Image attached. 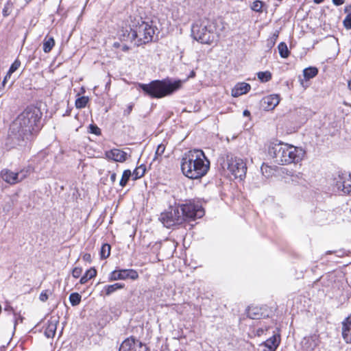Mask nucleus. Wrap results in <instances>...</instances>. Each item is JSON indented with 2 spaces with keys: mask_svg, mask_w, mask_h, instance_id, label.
I'll use <instances>...</instances> for the list:
<instances>
[{
  "mask_svg": "<svg viewBox=\"0 0 351 351\" xmlns=\"http://www.w3.org/2000/svg\"><path fill=\"white\" fill-rule=\"evenodd\" d=\"M160 220L165 227L169 228L182 223L184 217L181 215L179 206H170L161 213Z\"/></svg>",
  "mask_w": 351,
  "mask_h": 351,
  "instance_id": "9",
  "label": "nucleus"
},
{
  "mask_svg": "<svg viewBox=\"0 0 351 351\" xmlns=\"http://www.w3.org/2000/svg\"><path fill=\"white\" fill-rule=\"evenodd\" d=\"M221 165L227 169L234 178L243 180L246 175V163L242 158L235 157L231 154H227L221 158Z\"/></svg>",
  "mask_w": 351,
  "mask_h": 351,
  "instance_id": "7",
  "label": "nucleus"
},
{
  "mask_svg": "<svg viewBox=\"0 0 351 351\" xmlns=\"http://www.w3.org/2000/svg\"><path fill=\"white\" fill-rule=\"evenodd\" d=\"M17 176L16 173L8 169H3L1 171V176L3 180L10 184L18 183Z\"/></svg>",
  "mask_w": 351,
  "mask_h": 351,
  "instance_id": "18",
  "label": "nucleus"
},
{
  "mask_svg": "<svg viewBox=\"0 0 351 351\" xmlns=\"http://www.w3.org/2000/svg\"><path fill=\"white\" fill-rule=\"evenodd\" d=\"M27 171H24V170H22L20 172L16 173L18 174V176H17L18 182L22 181L27 177Z\"/></svg>",
  "mask_w": 351,
  "mask_h": 351,
  "instance_id": "40",
  "label": "nucleus"
},
{
  "mask_svg": "<svg viewBox=\"0 0 351 351\" xmlns=\"http://www.w3.org/2000/svg\"><path fill=\"white\" fill-rule=\"evenodd\" d=\"M335 5H341L344 3L345 0H332Z\"/></svg>",
  "mask_w": 351,
  "mask_h": 351,
  "instance_id": "46",
  "label": "nucleus"
},
{
  "mask_svg": "<svg viewBox=\"0 0 351 351\" xmlns=\"http://www.w3.org/2000/svg\"><path fill=\"white\" fill-rule=\"evenodd\" d=\"M263 101L267 110H272L279 104L280 97L278 95H271L264 97Z\"/></svg>",
  "mask_w": 351,
  "mask_h": 351,
  "instance_id": "20",
  "label": "nucleus"
},
{
  "mask_svg": "<svg viewBox=\"0 0 351 351\" xmlns=\"http://www.w3.org/2000/svg\"><path fill=\"white\" fill-rule=\"evenodd\" d=\"M279 54L281 58H286L289 55V51L285 43L281 42L278 46Z\"/></svg>",
  "mask_w": 351,
  "mask_h": 351,
  "instance_id": "25",
  "label": "nucleus"
},
{
  "mask_svg": "<svg viewBox=\"0 0 351 351\" xmlns=\"http://www.w3.org/2000/svg\"><path fill=\"white\" fill-rule=\"evenodd\" d=\"M278 38V32H276L274 33V34L269 38L267 39V47L269 48L273 47L274 46V45L276 44V42Z\"/></svg>",
  "mask_w": 351,
  "mask_h": 351,
  "instance_id": "36",
  "label": "nucleus"
},
{
  "mask_svg": "<svg viewBox=\"0 0 351 351\" xmlns=\"http://www.w3.org/2000/svg\"><path fill=\"white\" fill-rule=\"evenodd\" d=\"M90 258V254H85L84 256V258L86 259V260H88V258Z\"/></svg>",
  "mask_w": 351,
  "mask_h": 351,
  "instance_id": "54",
  "label": "nucleus"
},
{
  "mask_svg": "<svg viewBox=\"0 0 351 351\" xmlns=\"http://www.w3.org/2000/svg\"><path fill=\"white\" fill-rule=\"evenodd\" d=\"M264 3L259 0L254 1L250 5V8L256 12H262Z\"/></svg>",
  "mask_w": 351,
  "mask_h": 351,
  "instance_id": "35",
  "label": "nucleus"
},
{
  "mask_svg": "<svg viewBox=\"0 0 351 351\" xmlns=\"http://www.w3.org/2000/svg\"><path fill=\"white\" fill-rule=\"evenodd\" d=\"M195 75V73L193 71H191V75H190V76H189V77H194Z\"/></svg>",
  "mask_w": 351,
  "mask_h": 351,
  "instance_id": "56",
  "label": "nucleus"
},
{
  "mask_svg": "<svg viewBox=\"0 0 351 351\" xmlns=\"http://www.w3.org/2000/svg\"><path fill=\"white\" fill-rule=\"evenodd\" d=\"M146 168L144 165H141L139 167H136L133 173L132 176H134V180H137L143 177L145 173Z\"/></svg>",
  "mask_w": 351,
  "mask_h": 351,
  "instance_id": "26",
  "label": "nucleus"
},
{
  "mask_svg": "<svg viewBox=\"0 0 351 351\" xmlns=\"http://www.w3.org/2000/svg\"><path fill=\"white\" fill-rule=\"evenodd\" d=\"M335 187L338 192L351 195V174L339 176L335 179Z\"/></svg>",
  "mask_w": 351,
  "mask_h": 351,
  "instance_id": "11",
  "label": "nucleus"
},
{
  "mask_svg": "<svg viewBox=\"0 0 351 351\" xmlns=\"http://www.w3.org/2000/svg\"><path fill=\"white\" fill-rule=\"evenodd\" d=\"M48 298H49V295L47 294V291H43L41 292V293L40 294V296H39V299L42 301V302H45L48 300Z\"/></svg>",
  "mask_w": 351,
  "mask_h": 351,
  "instance_id": "42",
  "label": "nucleus"
},
{
  "mask_svg": "<svg viewBox=\"0 0 351 351\" xmlns=\"http://www.w3.org/2000/svg\"><path fill=\"white\" fill-rule=\"evenodd\" d=\"M257 77L262 82H269L271 79V73L269 71H260L257 73Z\"/></svg>",
  "mask_w": 351,
  "mask_h": 351,
  "instance_id": "31",
  "label": "nucleus"
},
{
  "mask_svg": "<svg viewBox=\"0 0 351 351\" xmlns=\"http://www.w3.org/2000/svg\"><path fill=\"white\" fill-rule=\"evenodd\" d=\"M130 29L132 31V40H135L137 46L152 41L157 28L152 25V21L146 22L139 16L130 17Z\"/></svg>",
  "mask_w": 351,
  "mask_h": 351,
  "instance_id": "5",
  "label": "nucleus"
},
{
  "mask_svg": "<svg viewBox=\"0 0 351 351\" xmlns=\"http://www.w3.org/2000/svg\"><path fill=\"white\" fill-rule=\"evenodd\" d=\"M132 176L131 171L129 169H126L123 171L121 179L119 182V185L122 187L125 186L128 180H130V176Z\"/></svg>",
  "mask_w": 351,
  "mask_h": 351,
  "instance_id": "32",
  "label": "nucleus"
},
{
  "mask_svg": "<svg viewBox=\"0 0 351 351\" xmlns=\"http://www.w3.org/2000/svg\"><path fill=\"white\" fill-rule=\"evenodd\" d=\"M13 319L14 322V328H16V324H18L19 321L21 322L23 321V317L21 315L17 316L14 313H13Z\"/></svg>",
  "mask_w": 351,
  "mask_h": 351,
  "instance_id": "43",
  "label": "nucleus"
},
{
  "mask_svg": "<svg viewBox=\"0 0 351 351\" xmlns=\"http://www.w3.org/2000/svg\"><path fill=\"white\" fill-rule=\"evenodd\" d=\"M105 155L108 159L116 162H123L127 160V154L119 149H112L107 151Z\"/></svg>",
  "mask_w": 351,
  "mask_h": 351,
  "instance_id": "13",
  "label": "nucleus"
},
{
  "mask_svg": "<svg viewBox=\"0 0 351 351\" xmlns=\"http://www.w3.org/2000/svg\"><path fill=\"white\" fill-rule=\"evenodd\" d=\"M143 344L132 337L126 339L121 343L119 351H137V348H142Z\"/></svg>",
  "mask_w": 351,
  "mask_h": 351,
  "instance_id": "12",
  "label": "nucleus"
},
{
  "mask_svg": "<svg viewBox=\"0 0 351 351\" xmlns=\"http://www.w3.org/2000/svg\"><path fill=\"white\" fill-rule=\"evenodd\" d=\"M55 45V40L53 37L47 36L43 41V51L45 53H49Z\"/></svg>",
  "mask_w": 351,
  "mask_h": 351,
  "instance_id": "23",
  "label": "nucleus"
},
{
  "mask_svg": "<svg viewBox=\"0 0 351 351\" xmlns=\"http://www.w3.org/2000/svg\"><path fill=\"white\" fill-rule=\"evenodd\" d=\"M251 89V86L245 82H239L232 89V96L234 97H239L243 94H246Z\"/></svg>",
  "mask_w": 351,
  "mask_h": 351,
  "instance_id": "16",
  "label": "nucleus"
},
{
  "mask_svg": "<svg viewBox=\"0 0 351 351\" xmlns=\"http://www.w3.org/2000/svg\"><path fill=\"white\" fill-rule=\"evenodd\" d=\"M97 275V270L95 268H90L85 274L81 277L80 280V284H85L88 280L95 277Z\"/></svg>",
  "mask_w": 351,
  "mask_h": 351,
  "instance_id": "22",
  "label": "nucleus"
},
{
  "mask_svg": "<svg viewBox=\"0 0 351 351\" xmlns=\"http://www.w3.org/2000/svg\"><path fill=\"white\" fill-rule=\"evenodd\" d=\"M81 295L78 293H72L69 295V301L73 306L78 305L81 302Z\"/></svg>",
  "mask_w": 351,
  "mask_h": 351,
  "instance_id": "33",
  "label": "nucleus"
},
{
  "mask_svg": "<svg viewBox=\"0 0 351 351\" xmlns=\"http://www.w3.org/2000/svg\"><path fill=\"white\" fill-rule=\"evenodd\" d=\"M243 116H245V117H247V116H250V111H249V110H245L243 111Z\"/></svg>",
  "mask_w": 351,
  "mask_h": 351,
  "instance_id": "50",
  "label": "nucleus"
},
{
  "mask_svg": "<svg viewBox=\"0 0 351 351\" xmlns=\"http://www.w3.org/2000/svg\"><path fill=\"white\" fill-rule=\"evenodd\" d=\"M111 247L108 243L102 245L100 250V256L101 259L107 258L110 254Z\"/></svg>",
  "mask_w": 351,
  "mask_h": 351,
  "instance_id": "29",
  "label": "nucleus"
},
{
  "mask_svg": "<svg viewBox=\"0 0 351 351\" xmlns=\"http://www.w3.org/2000/svg\"><path fill=\"white\" fill-rule=\"evenodd\" d=\"M43 113L36 106H27L12 121L5 145L7 149L24 147L37 135L42 128Z\"/></svg>",
  "mask_w": 351,
  "mask_h": 351,
  "instance_id": "1",
  "label": "nucleus"
},
{
  "mask_svg": "<svg viewBox=\"0 0 351 351\" xmlns=\"http://www.w3.org/2000/svg\"><path fill=\"white\" fill-rule=\"evenodd\" d=\"M116 179H117V174L116 173H112L110 174V180L112 183H114V182L116 181Z\"/></svg>",
  "mask_w": 351,
  "mask_h": 351,
  "instance_id": "47",
  "label": "nucleus"
},
{
  "mask_svg": "<svg viewBox=\"0 0 351 351\" xmlns=\"http://www.w3.org/2000/svg\"><path fill=\"white\" fill-rule=\"evenodd\" d=\"M88 102V97H86V96L80 97L75 100V107L79 109L84 108L86 107Z\"/></svg>",
  "mask_w": 351,
  "mask_h": 351,
  "instance_id": "34",
  "label": "nucleus"
},
{
  "mask_svg": "<svg viewBox=\"0 0 351 351\" xmlns=\"http://www.w3.org/2000/svg\"><path fill=\"white\" fill-rule=\"evenodd\" d=\"M263 351H274V349L272 350V349H265V348H264L263 350Z\"/></svg>",
  "mask_w": 351,
  "mask_h": 351,
  "instance_id": "57",
  "label": "nucleus"
},
{
  "mask_svg": "<svg viewBox=\"0 0 351 351\" xmlns=\"http://www.w3.org/2000/svg\"><path fill=\"white\" fill-rule=\"evenodd\" d=\"M165 148L166 146L165 144L160 143V145H158L156 150L154 160H156L158 156H161L164 154Z\"/></svg>",
  "mask_w": 351,
  "mask_h": 351,
  "instance_id": "37",
  "label": "nucleus"
},
{
  "mask_svg": "<svg viewBox=\"0 0 351 351\" xmlns=\"http://www.w3.org/2000/svg\"><path fill=\"white\" fill-rule=\"evenodd\" d=\"M348 86L350 90H351V79L348 82Z\"/></svg>",
  "mask_w": 351,
  "mask_h": 351,
  "instance_id": "55",
  "label": "nucleus"
},
{
  "mask_svg": "<svg viewBox=\"0 0 351 351\" xmlns=\"http://www.w3.org/2000/svg\"><path fill=\"white\" fill-rule=\"evenodd\" d=\"M113 47H114V48H119V47H121V44H120L119 43H118V42H115V43H114V44H113Z\"/></svg>",
  "mask_w": 351,
  "mask_h": 351,
  "instance_id": "51",
  "label": "nucleus"
},
{
  "mask_svg": "<svg viewBox=\"0 0 351 351\" xmlns=\"http://www.w3.org/2000/svg\"><path fill=\"white\" fill-rule=\"evenodd\" d=\"M280 343V336L279 334H274L272 337L267 339L263 343L265 349H274L276 351Z\"/></svg>",
  "mask_w": 351,
  "mask_h": 351,
  "instance_id": "17",
  "label": "nucleus"
},
{
  "mask_svg": "<svg viewBox=\"0 0 351 351\" xmlns=\"http://www.w3.org/2000/svg\"><path fill=\"white\" fill-rule=\"evenodd\" d=\"M21 66V62L19 60H16L10 66L8 70V75H11L15 72Z\"/></svg>",
  "mask_w": 351,
  "mask_h": 351,
  "instance_id": "38",
  "label": "nucleus"
},
{
  "mask_svg": "<svg viewBox=\"0 0 351 351\" xmlns=\"http://www.w3.org/2000/svg\"><path fill=\"white\" fill-rule=\"evenodd\" d=\"M138 272L133 269H117L111 271L108 276V281L135 280L138 278Z\"/></svg>",
  "mask_w": 351,
  "mask_h": 351,
  "instance_id": "10",
  "label": "nucleus"
},
{
  "mask_svg": "<svg viewBox=\"0 0 351 351\" xmlns=\"http://www.w3.org/2000/svg\"><path fill=\"white\" fill-rule=\"evenodd\" d=\"M181 215H183L184 221H193L202 218L204 214V210L200 203L195 201H189L180 206Z\"/></svg>",
  "mask_w": 351,
  "mask_h": 351,
  "instance_id": "8",
  "label": "nucleus"
},
{
  "mask_svg": "<svg viewBox=\"0 0 351 351\" xmlns=\"http://www.w3.org/2000/svg\"><path fill=\"white\" fill-rule=\"evenodd\" d=\"M125 287V285L123 283H114L112 285H106L103 290L101 291V293H104L106 295H110L112 293H114L119 289H122Z\"/></svg>",
  "mask_w": 351,
  "mask_h": 351,
  "instance_id": "21",
  "label": "nucleus"
},
{
  "mask_svg": "<svg viewBox=\"0 0 351 351\" xmlns=\"http://www.w3.org/2000/svg\"><path fill=\"white\" fill-rule=\"evenodd\" d=\"M119 37L120 39L122 40H130L131 42L134 41V40H132L131 36H132V31L130 29V31L125 28H123L119 32Z\"/></svg>",
  "mask_w": 351,
  "mask_h": 351,
  "instance_id": "28",
  "label": "nucleus"
},
{
  "mask_svg": "<svg viewBox=\"0 0 351 351\" xmlns=\"http://www.w3.org/2000/svg\"><path fill=\"white\" fill-rule=\"evenodd\" d=\"M247 315L252 319H259L265 316L262 308L258 306H249L247 310Z\"/></svg>",
  "mask_w": 351,
  "mask_h": 351,
  "instance_id": "19",
  "label": "nucleus"
},
{
  "mask_svg": "<svg viewBox=\"0 0 351 351\" xmlns=\"http://www.w3.org/2000/svg\"><path fill=\"white\" fill-rule=\"evenodd\" d=\"M268 154L279 165L298 163L304 158L306 152L302 147L283 143H272Z\"/></svg>",
  "mask_w": 351,
  "mask_h": 351,
  "instance_id": "3",
  "label": "nucleus"
},
{
  "mask_svg": "<svg viewBox=\"0 0 351 351\" xmlns=\"http://www.w3.org/2000/svg\"><path fill=\"white\" fill-rule=\"evenodd\" d=\"M191 36L201 44L217 43L219 38L217 21L208 18L195 21L191 25Z\"/></svg>",
  "mask_w": 351,
  "mask_h": 351,
  "instance_id": "4",
  "label": "nucleus"
},
{
  "mask_svg": "<svg viewBox=\"0 0 351 351\" xmlns=\"http://www.w3.org/2000/svg\"><path fill=\"white\" fill-rule=\"evenodd\" d=\"M90 132L96 135H99L101 133L100 129L95 125H90Z\"/></svg>",
  "mask_w": 351,
  "mask_h": 351,
  "instance_id": "41",
  "label": "nucleus"
},
{
  "mask_svg": "<svg viewBox=\"0 0 351 351\" xmlns=\"http://www.w3.org/2000/svg\"><path fill=\"white\" fill-rule=\"evenodd\" d=\"M27 3L30 2L32 0H25Z\"/></svg>",
  "mask_w": 351,
  "mask_h": 351,
  "instance_id": "59",
  "label": "nucleus"
},
{
  "mask_svg": "<svg viewBox=\"0 0 351 351\" xmlns=\"http://www.w3.org/2000/svg\"><path fill=\"white\" fill-rule=\"evenodd\" d=\"M133 108V105L130 104L128 106L127 108L124 110V114L128 115L130 114Z\"/></svg>",
  "mask_w": 351,
  "mask_h": 351,
  "instance_id": "44",
  "label": "nucleus"
},
{
  "mask_svg": "<svg viewBox=\"0 0 351 351\" xmlns=\"http://www.w3.org/2000/svg\"><path fill=\"white\" fill-rule=\"evenodd\" d=\"M10 76H11V75H8V73H7V74H6V75H5V77H4L3 80V82H2L3 86H4V85H5V82H6V81L8 80V79H9V78L10 77Z\"/></svg>",
  "mask_w": 351,
  "mask_h": 351,
  "instance_id": "48",
  "label": "nucleus"
},
{
  "mask_svg": "<svg viewBox=\"0 0 351 351\" xmlns=\"http://www.w3.org/2000/svg\"><path fill=\"white\" fill-rule=\"evenodd\" d=\"M14 8V4L10 1L8 0L6 3L4 5V7L2 10V14L4 17L8 16L12 12Z\"/></svg>",
  "mask_w": 351,
  "mask_h": 351,
  "instance_id": "30",
  "label": "nucleus"
},
{
  "mask_svg": "<svg viewBox=\"0 0 351 351\" xmlns=\"http://www.w3.org/2000/svg\"><path fill=\"white\" fill-rule=\"evenodd\" d=\"M345 12H348V14L346 15V18L344 19L343 23L344 27L347 29H351V5L346 7L345 8Z\"/></svg>",
  "mask_w": 351,
  "mask_h": 351,
  "instance_id": "27",
  "label": "nucleus"
},
{
  "mask_svg": "<svg viewBox=\"0 0 351 351\" xmlns=\"http://www.w3.org/2000/svg\"><path fill=\"white\" fill-rule=\"evenodd\" d=\"M342 337L346 343H351V314L342 322Z\"/></svg>",
  "mask_w": 351,
  "mask_h": 351,
  "instance_id": "15",
  "label": "nucleus"
},
{
  "mask_svg": "<svg viewBox=\"0 0 351 351\" xmlns=\"http://www.w3.org/2000/svg\"><path fill=\"white\" fill-rule=\"evenodd\" d=\"M180 80L172 81L170 79L153 80L149 84H139L141 89L152 98H162L173 94L180 88Z\"/></svg>",
  "mask_w": 351,
  "mask_h": 351,
  "instance_id": "6",
  "label": "nucleus"
},
{
  "mask_svg": "<svg viewBox=\"0 0 351 351\" xmlns=\"http://www.w3.org/2000/svg\"><path fill=\"white\" fill-rule=\"evenodd\" d=\"M325 278H321L322 282H324V281Z\"/></svg>",
  "mask_w": 351,
  "mask_h": 351,
  "instance_id": "58",
  "label": "nucleus"
},
{
  "mask_svg": "<svg viewBox=\"0 0 351 351\" xmlns=\"http://www.w3.org/2000/svg\"><path fill=\"white\" fill-rule=\"evenodd\" d=\"M5 311H12V307L10 306H6L5 308Z\"/></svg>",
  "mask_w": 351,
  "mask_h": 351,
  "instance_id": "52",
  "label": "nucleus"
},
{
  "mask_svg": "<svg viewBox=\"0 0 351 351\" xmlns=\"http://www.w3.org/2000/svg\"><path fill=\"white\" fill-rule=\"evenodd\" d=\"M129 49H130L129 47L127 46L126 45H123L121 46V50L123 51H127L129 50Z\"/></svg>",
  "mask_w": 351,
  "mask_h": 351,
  "instance_id": "49",
  "label": "nucleus"
},
{
  "mask_svg": "<svg viewBox=\"0 0 351 351\" xmlns=\"http://www.w3.org/2000/svg\"><path fill=\"white\" fill-rule=\"evenodd\" d=\"M82 272V269L80 267H75L72 271V276L75 278H78Z\"/></svg>",
  "mask_w": 351,
  "mask_h": 351,
  "instance_id": "39",
  "label": "nucleus"
},
{
  "mask_svg": "<svg viewBox=\"0 0 351 351\" xmlns=\"http://www.w3.org/2000/svg\"><path fill=\"white\" fill-rule=\"evenodd\" d=\"M267 330V328H260L257 329V330H256V334H257V335H258V336H261V335H262L265 332V331H266Z\"/></svg>",
  "mask_w": 351,
  "mask_h": 351,
  "instance_id": "45",
  "label": "nucleus"
},
{
  "mask_svg": "<svg viewBox=\"0 0 351 351\" xmlns=\"http://www.w3.org/2000/svg\"><path fill=\"white\" fill-rule=\"evenodd\" d=\"M58 320L56 318L51 317L46 324L44 329V334L47 338H53L56 334Z\"/></svg>",
  "mask_w": 351,
  "mask_h": 351,
  "instance_id": "14",
  "label": "nucleus"
},
{
  "mask_svg": "<svg viewBox=\"0 0 351 351\" xmlns=\"http://www.w3.org/2000/svg\"><path fill=\"white\" fill-rule=\"evenodd\" d=\"M324 1V0H314V2L317 4H319L321 3H322Z\"/></svg>",
  "mask_w": 351,
  "mask_h": 351,
  "instance_id": "53",
  "label": "nucleus"
},
{
  "mask_svg": "<svg viewBox=\"0 0 351 351\" xmlns=\"http://www.w3.org/2000/svg\"><path fill=\"white\" fill-rule=\"evenodd\" d=\"M318 73V70L316 67L310 66L306 68L303 71V75L305 80H308L315 77Z\"/></svg>",
  "mask_w": 351,
  "mask_h": 351,
  "instance_id": "24",
  "label": "nucleus"
},
{
  "mask_svg": "<svg viewBox=\"0 0 351 351\" xmlns=\"http://www.w3.org/2000/svg\"><path fill=\"white\" fill-rule=\"evenodd\" d=\"M180 166L186 177L196 180L206 175L210 169V161L202 150L195 149L183 154Z\"/></svg>",
  "mask_w": 351,
  "mask_h": 351,
  "instance_id": "2",
  "label": "nucleus"
}]
</instances>
